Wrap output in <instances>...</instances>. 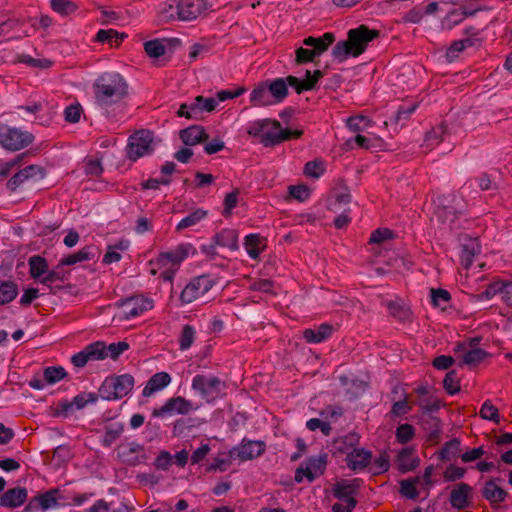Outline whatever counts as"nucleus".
Instances as JSON below:
<instances>
[{
	"label": "nucleus",
	"mask_w": 512,
	"mask_h": 512,
	"mask_svg": "<svg viewBox=\"0 0 512 512\" xmlns=\"http://www.w3.org/2000/svg\"><path fill=\"white\" fill-rule=\"evenodd\" d=\"M96 105L108 113L109 109L121 102L128 94V84L117 72H104L93 83Z\"/></svg>",
	"instance_id": "f257e3e1"
},
{
	"label": "nucleus",
	"mask_w": 512,
	"mask_h": 512,
	"mask_svg": "<svg viewBox=\"0 0 512 512\" xmlns=\"http://www.w3.org/2000/svg\"><path fill=\"white\" fill-rule=\"evenodd\" d=\"M247 133L257 137L265 147H274L291 139H298L303 131L296 129H283L281 123L269 118L259 119L248 125Z\"/></svg>",
	"instance_id": "f03ea898"
},
{
	"label": "nucleus",
	"mask_w": 512,
	"mask_h": 512,
	"mask_svg": "<svg viewBox=\"0 0 512 512\" xmlns=\"http://www.w3.org/2000/svg\"><path fill=\"white\" fill-rule=\"evenodd\" d=\"M134 377L130 374L108 376L99 387V396L108 401L127 396L133 389Z\"/></svg>",
	"instance_id": "7ed1b4c3"
},
{
	"label": "nucleus",
	"mask_w": 512,
	"mask_h": 512,
	"mask_svg": "<svg viewBox=\"0 0 512 512\" xmlns=\"http://www.w3.org/2000/svg\"><path fill=\"white\" fill-rule=\"evenodd\" d=\"M34 136L7 124H0V145L9 151H18L29 146Z\"/></svg>",
	"instance_id": "20e7f679"
},
{
	"label": "nucleus",
	"mask_w": 512,
	"mask_h": 512,
	"mask_svg": "<svg viewBox=\"0 0 512 512\" xmlns=\"http://www.w3.org/2000/svg\"><path fill=\"white\" fill-rule=\"evenodd\" d=\"M192 389L207 402H211L224 392L226 384L217 376L197 374L192 379Z\"/></svg>",
	"instance_id": "39448f33"
},
{
	"label": "nucleus",
	"mask_w": 512,
	"mask_h": 512,
	"mask_svg": "<svg viewBox=\"0 0 512 512\" xmlns=\"http://www.w3.org/2000/svg\"><path fill=\"white\" fill-rule=\"evenodd\" d=\"M328 463V455L321 453L317 456L307 458L295 471L294 479L297 483H301L304 478L308 482H313L315 479L324 474Z\"/></svg>",
	"instance_id": "423d86ee"
},
{
	"label": "nucleus",
	"mask_w": 512,
	"mask_h": 512,
	"mask_svg": "<svg viewBox=\"0 0 512 512\" xmlns=\"http://www.w3.org/2000/svg\"><path fill=\"white\" fill-rule=\"evenodd\" d=\"M153 134L148 130H140L132 134L126 146L127 158L136 161L153 152Z\"/></svg>",
	"instance_id": "0eeeda50"
},
{
	"label": "nucleus",
	"mask_w": 512,
	"mask_h": 512,
	"mask_svg": "<svg viewBox=\"0 0 512 512\" xmlns=\"http://www.w3.org/2000/svg\"><path fill=\"white\" fill-rule=\"evenodd\" d=\"M461 199L454 193L438 197V206L434 212L437 220L443 224H452L462 213Z\"/></svg>",
	"instance_id": "6e6552de"
},
{
	"label": "nucleus",
	"mask_w": 512,
	"mask_h": 512,
	"mask_svg": "<svg viewBox=\"0 0 512 512\" xmlns=\"http://www.w3.org/2000/svg\"><path fill=\"white\" fill-rule=\"evenodd\" d=\"M215 284V281L209 275H200L193 278L182 290L180 300L184 304H189L206 294Z\"/></svg>",
	"instance_id": "1a4fd4ad"
},
{
	"label": "nucleus",
	"mask_w": 512,
	"mask_h": 512,
	"mask_svg": "<svg viewBox=\"0 0 512 512\" xmlns=\"http://www.w3.org/2000/svg\"><path fill=\"white\" fill-rule=\"evenodd\" d=\"M107 357L108 352L106 344L102 341H96L74 354L71 358V362L75 367L82 368L90 361L104 360Z\"/></svg>",
	"instance_id": "9d476101"
},
{
	"label": "nucleus",
	"mask_w": 512,
	"mask_h": 512,
	"mask_svg": "<svg viewBox=\"0 0 512 512\" xmlns=\"http://www.w3.org/2000/svg\"><path fill=\"white\" fill-rule=\"evenodd\" d=\"M380 32L376 29H370L362 24L348 32L349 41L354 50V57L361 55L367 48L368 43L379 36Z\"/></svg>",
	"instance_id": "9b49d317"
},
{
	"label": "nucleus",
	"mask_w": 512,
	"mask_h": 512,
	"mask_svg": "<svg viewBox=\"0 0 512 512\" xmlns=\"http://www.w3.org/2000/svg\"><path fill=\"white\" fill-rule=\"evenodd\" d=\"M118 456L123 463L129 466L140 465L148 459L144 446L135 441L120 445Z\"/></svg>",
	"instance_id": "f8f14e48"
},
{
	"label": "nucleus",
	"mask_w": 512,
	"mask_h": 512,
	"mask_svg": "<svg viewBox=\"0 0 512 512\" xmlns=\"http://www.w3.org/2000/svg\"><path fill=\"white\" fill-rule=\"evenodd\" d=\"M266 445L263 441H252L244 438L238 447L230 450L231 458H239L241 461L255 459L265 452Z\"/></svg>",
	"instance_id": "ddd939ff"
},
{
	"label": "nucleus",
	"mask_w": 512,
	"mask_h": 512,
	"mask_svg": "<svg viewBox=\"0 0 512 512\" xmlns=\"http://www.w3.org/2000/svg\"><path fill=\"white\" fill-rule=\"evenodd\" d=\"M60 490L58 488H52L44 493L37 494L32 497L26 505V511L37 512L47 511L48 509L55 508L58 506V499Z\"/></svg>",
	"instance_id": "4468645a"
},
{
	"label": "nucleus",
	"mask_w": 512,
	"mask_h": 512,
	"mask_svg": "<svg viewBox=\"0 0 512 512\" xmlns=\"http://www.w3.org/2000/svg\"><path fill=\"white\" fill-rule=\"evenodd\" d=\"M124 318L131 319L142 315L153 308V300L144 296H133L122 300Z\"/></svg>",
	"instance_id": "2eb2a0df"
},
{
	"label": "nucleus",
	"mask_w": 512,
	"mask_h": 512,
	"mask_svg": "<svg viewBox=\"0 0 512 512\" xmlns=\"http://www.w3.org/2000/svg\"><path fill=\"white\" fill-rule=\"evenodd\" d=\"M193 409L191 401L181 397H172L168 399L163 406L159 409H154L152 412L153 417H163L165 415H172L174 413L186 415Z\"/></svg>",
	"instance_id": "dca6fc26"
},
{
	"label": "nucleus",
	"mask_w": 512,
	"mask_h": 512,
	"mask_svg": "<svg viewBox=\"0 0 512 512\" xmlns=\"http://www.w3.org/2000/svg\"><path fill=\"white\" fill-rule=\"evenodd\" d=\"M99 392H82L76 395L72 401H63L59 404L60 412L64 416L72 414L75 410L83 409L89 403H95L98 400Z\"/></svg>",
	"instance_id": "f3484780"
},
{
	"label": "nucleus",
	"mask_w": 512,
	"mask_h": 512,
	"mask_svg": "<svg viewBox=\"0 0 512 512\" xmlns=\"http://www.w3.org/2000/svg\"><path fill=\"white\" fill-rule=\"evenodd\" d=\"M500 478H492L485 482L481 494L492 507H498L500 503L504 502L508 497V492L497 485Z\"/></svg>",
	"instance_id": "a211bd4d"
},
{
	"label": "nucleus",
	"mask_w": 512,
	"mask_h": 512,
	"mask_svg": "<svg viewBox=\"0 0 512 512\" xmlns=\"http://www.w3.org/2000/svg\"><path fill=\"white\" fill-rule=\"evenodd\" d=\"M178 3L180 21H192L207 9L205 0H180Z\"/></svg>",
	"instance_id": "6ab92c4d"
},
{
	"label": "nucleus",
	"mask_w": 512,
	"mask_h": 512,
	"mask_svg": "<svg viewBox=\"0 0 512 512\" xmlns=\"http://www.w3.org/2000/svg\"><path fill=\"white\" fill-rule=\"evenodd\" d=\"M472 487L464 482L458 483L450 493L449 501L455 509H465L470 504Z\"/></svg>",
	"instance_id": "aec40b11"
},
{
	"label": "nucleus",
	"mask_w": 512,
	"mask_h": 512,
	"mask_svg": "<svg viewBox=\"0 0 512 512\" xmlns=\"http://www.w3.org/2000/svg\"><path fill=\"white\" fill-rule=\"evenodd\" d=\"M189 246L179 245L175 250L161 253L155 264L160 267H166L168 265L178 268L180 263L188 256Z\"/></svg>",
	"instance_id": "412c9836"
},
{
	"label": "nucleus",
	"mask_w": 512,
	"mask_h": 512,
	"mask_svg": "<svg viewBox=\"0 0 512 512\" xmlns=\"http://www.w3.org/2000/svg\"><path fill=\"white\" fill-rule=\"evenodd\" d=\"M371 459L372 453L364 448H352L346 456L347 466L354 471L366 468Z\"/></svg>",
	"instance_id": "4be33fe9"
},
{
	"label": "nucleus",
	"mask_w": 512,
	"mask_h": 512,
	"mask_svg": "<svg viewBox=\"0 0 512 512\" xmlns=\"http://www.w3.org/2000/svg\"><path fill=\"white\" fill-rule=\"evenodd\" d=\"M28 496V491L24 487H16L8 489L0 497V505L8 508H16L21 506Z\"/></svg>",
	"instance_id": "5701e85b"
},
{
	"label": "nucleus",
	"mask_w": 512,
	"mask_h": 512,
	"mask_svg": "<svg viewBox=\"0 0 512 512\" xmlns=\"http://www.w3.org/2000/svg\"><path fill=\"white\" fill-rule=\"evenodd\" d=\"M179 136L182 142L187 146L203 143L209 138V135L206 133L204 127L199 125H193L182 129L179 133Z\"/></svg>",
	"instance_id": "b1692460"
},
{
	"label": "nucleus",
	"mask_w": 512,
	"mask_h": 512,
	"mask_svg": "<svg viewBox=\"0 0 512 512\" xmlns=\"http://www.w3.org/2000/svg\"><path fill=\"white\" fill-rule=\"evenodd\" d=\"M212 241L219 247L228 248L230 251H237L238 232L235 229H222L212 237Z\"/></svg>",
	"instance_id": "393cba45"
},
{
	"label": "nucleus",
	"mask_w": 512,
	"mask_h": 512,
	"mask_svg": "<svg viewBox=\"0 0 512 512\" xmlns=\"http://www.w3.org/2000/svg\"><path fill=\"white\" fill-rule=\"evenodd\" d=\"M334 328L328 323L319 325L316 329L307 328L303 331V339L307 343H321L332 336Z\"/></svg>",
	"instance_id": "a878e982"
},
{
	"label": "nucleus",
	"mask_w": 512,
	"mask_h": 512,
	"mask_svg": "<svg viewBox=\"0 0 512 512\" xmlns=\"http://www.w3.org/2000/svg\"><path fill=\"white\" fill-rule=\"evenodd\" d=\"M171 382V376L167 372H158L155 373L150 379L147 381L142 395L144 397H150L155 392H158L168 386Z\"/></svg>",
	"instance_id": "bb28decb"
},
{
	"label": "nucleus",
	"mask_w": 512,
	"mask_h": 512,
	"mask_svg": "<svg viewBox=\"0 0 512 512\" xmlns=\"http://www.w3.org/2000/svg\"><path fill=\"white\" fill-rule=\"evenodd\" d=\"M335 41V36L331 32L324 33L321 37L309 36L304 38L303 44L308 47H312V50L320 56L323 54L329 46Z\"/></svg>",
	"instance_id": "cd10ccee"
},
{
	"label": "nucleus",
	"mask_w": 512,
	"mask_h": 512,
	"mask_svg": "<svg viewBox=\"0 0 512 512\" xmlns=\"http://www.w3.org/2000/svg\"><path fill=\"white\" fill-rule=\"evenodd\" d=\"M288 81L286 78H275L267 83L270 98H273V103H281L288 96Z\"/></svg>",
	"instance_id": "c85d7f7f"
},
{
	"label": "nucleus",
	"mask_w": 512,
	"mask_h": 512,
	"mask_svg": "<svg viewBox=\"0 0 512 512\" xmlns=\"http://www.w3.org/2000/svg\"><path fill=\"white\" fill-rule=\"evenodd\" d=\"M29 274L31 278L38 280L47 275L49 271V265L46 258L40 255H33L28 260Z\"/></svg>",
	"instance_id": "c756f323"
},
{
	"label": "nucleus",
	"mask_w": 512,
	"mask_h": 512,
	"mask_svg": "<svg viewBox=\"0 0 512 512\" xmlns=\"http://www.w3.org/2000/svg\"><path fill=\"white\" fill-rule=\"evenodd\" d=\"M413 449L409 447L403 448L399 451L396 459L398 470L402 473H406L414 470L418 464L419 459L412 457Z\"/></svg>",
	"instance_id": "7c9ffc66"
},
{
	"label": "nucleus",
	"mask_w": 512,
	"mask_h": 512,
	"mask_svg": "<svg viewBox=\"0 0 512 512\" xmlns=\"http://www.w3.org/2000/svg\"><path fill=\"white\" fill-rule=\"evenodd\" d=\"M97 251L93 246H86L79 251L62 258V264L67 266L75 265L80 262L89 261L95 258Z\"/></svg>",
	"instance_id": "2f4dec72"
},
{
	"label": "nucleus",
	"mask_w": 512,
	"mask_h": 512,
	"mask_svg": "<svg viewBox=\"0 0 512 512\" xmlns=\"http://www.w3.org/2000/svg\"><path fill=\"white\" fill-rule=\"evenodd\" d=\"M64 266H66V264H62V259H61L54 270H49L47 275H45L44 277H42V279H40V283L49 287L52 290L53 289L52 284L54 282H56V281L63 282L65 280H67L70 275V271L65 270Z\"/></svg>",
	"instance_id": "473e14b6"
},
{
	"label": "nucleus",
	"mask_w": 512,
	"mask_h": 512,
	"mask_svg": "<svg viewBox=\"0 0 512 512\" xmlns=\"http://www.w3.org/2000/svg\"><path fill=\"white\" fill-rule=\"evenodd\" d=\"M250 102L254 106H268L272 104L267 82L260 83L252 90L250 94Z\"/></svg>",
	"instance_id": "72a5a7b5"
},
{
	"label": "nucleus",
	"mask_w": 512,
	"mask_h": 512,
	"mask_svg": "<svg viewBox=\"0 0 512 512\" xmlns=\"http://www.w3.org/2000/svg\"><path fill=\"white\" fill-rule=\"evenodd\" d=\"M461 442L457 438H453L446 442L442 449L438 452V458L441 461H452L460 456Z\"/></svg>",
	"instance_id": "f704fd0d"
},
{
	"label": "nucleus",
	"mask_w": 512,
	"mask_h": 512,
	"mask_svg": "<svg viewBox=\"0 0 512 512\" xmlns=\"http://www.w3.org/2000/svg\"><path fill=\"white\" fill-rule=\"evenodd\" d=\"M287 81L289 86L295 89L297 94H301L305 91H310L315 89L316 84L315 80L310 78V71L306 70L305 79L300 80L298 77L289 75L287 76Z\"/></svg>",
	"instance_id": "c9c22d12"
},
{
	"label": "nucleus",
	"mask_w": 512,
	"mask_h": 512,
	"mask_svg": "<svg viewBox=\"0 0 512 512\" xmlns=\"http://www.w3.org/2000/svg\"><path fill=\"white\" fill-rule=\"evenodd\" d=\"M488 356L489 353L481 348L471 349L463 355L462 361L459 363V366L462 367L463 365H466L470 368L476 367Z\"/></svg>",
	"instance_id": "e433bc0d"
},
{
	"label": "nucleus",
	"mask_w": 512,
	"mask_h": 512,
	"mask_svg": "<svg viewBox=\"0 0 512 512\" xmlns=\"http://www.w3.org/2000/svg\"><path fill=\"white\" fill-rule=\"evenodd\" d=\"M18 285L11 280H0V305L12 302L18 295Z\"/></svg>",
	"instance_id": "4c0bfd02"
},
{
	"label": "nucleus",
	"mask_w": 512,
	"mask_h": 512,
	"mask_svg": "<svg viewBox=\"0 0 512 512\" xmlns=\"http://www.w3.org/2000/svg\"><path fill=\"white\" fill-rule=\"evenodd\" d=\"M159 18L164 22L180 20L179 3L176 0L165 2L160 6Z\"/></svg>",
	"instance_id": "58836bf2"
},
{
	"label": "nucleus",
	"mask_w": 512,
	"mask_h": 512,
	"mask_svg": "<svg viewBox=\"0 0 512 512\" xmlns=\"http://www.w3.org/2000/svg\"><path fill=\"white\" fill-rule=\"evenodd\" d=\"M125 37H127L126 34L119 33L113 29H100L97 32L95 39L101 43H108L111 47H113L118 46Z\"/></svg>",
	"instance_id": "ea45409f"
},
{
	"label": "nucleus",
	"mask_w": 512,
	"mask_h": 512,
	"mask_svg": "<svg viewBox=\"0 0 512 512\" xmlns=\"http://www.w3.org/2000/svg\"><path fill=\"white\" fill-rule=\"evenodd\" d=\"M417 485L421 486L420 476L402 480L400 482V492L406 498L415 500L419 497V491L417 489Z\"/></svg>",
	"instance_id": "a19ab883"
},
{
	"label": "nucleus",
	"mask_w": 512,
	"mask_h": 512,
	"mask_svg": "<svg viewBox=\"0 0 512 512\" xmlns=\"http://www.w3.org/2000/svg\"><path fill=\"white\" fill-rule=\"evenodd\" d=\"M474 45V39L471 37H467L461 40H455L452 42L450 47L446 51V57L449 61L455 60L459 54L467 47H472Z\"/></svg>",
	"instance_id": "79ce46f5"
},
{
	"label": "nucleus",
	"mask_w": 512,
	"mask_h": 512,
	"mask_svg": "<svg viewBox=\"0 0 512 512\" xmlns=\"http://www.w3.org/2000/svg\"><path fill=\"white\" fill-rule=\"evenodd\" d=\"M207 216V211L203 209H197L193 212H191L189 215L184 217L177 225L176 230L181 231L186 228L195 226L198 224L201 220H203Z\"/></svg>",
	"instance_id": "37998d69"
},
{
	"label": "nucleus",
	"mask_w": 512,
	"mask_h": 512,
	"mask_svg": "<svg viewBox=\"0 0 512 512\" xmlns=\"http://www.w3.org/2000/svg\"><path fill=\"white\" fill-rule=\"evenodd\" d=\"M332 55L339 62H343L344 60H346L349 55L354 57V50H353L352 45H351V43L349 41V38L346 41L338 42L333 47Z\"/></svg>",
	"instance_id": "c03bdc74"
},
{
	"label": "nucleus",
	"mask_w": 512,
	"mask_h": 512,
	"mask_svg": "<svg viewBox=\"0 0 512 512\" xmlns=\"http://www.w3.org/2000/svg\"><path fill=\"white\" fill-rule=\"evenodd\" d=\"M67 376L62 366H49L44 369L43 377L47 384H55Z\"/></svg>",
	"instance_id": "a18cd8bd"
},
{
	"label": "nucleus",
	"mask_w": 512,
	"mask_h": 512,
	"mask_svg": "<svg viewBox=\"0 0 512 512\" xmlns=\"http://www.w3.org/2000/svg\"><path fill=\"white\" fill-rule=\"evenodd\" d=\"M478 253H479V247L474 242L462 245L461 256H460L461 264L466 269H468L472 265L474 256Z\"/></svg>",
	"instance_id": "49530a36"
},
{
	"label": "nucleus",
	"mask_w": 512,
	"mask_h": 512,
	"mask_svg": "<svg viewBox=\"0 0 512 512\" xmlns=\"http://www.w3.org/2000/svg\"><path fill=\"white\" fill-rule=\"evenodd\" d=\"M430 295L432 304L435 307H442V309H445L451 300V294L449 291L442 288H432L430 290Z\"/></svg>",
	"instance_id": "de8ad7c7"
},
{
	"label": "nucleus",
	"mask_w": 512,
	"mask_h": 512,
	"mask_svg": "<svg viewBox=\"0 0 512 512\" xmlns=\"http://www.w3.org/2000/svg\"><path fill=\"white\" fill-rule=\"evenodd\" d=\"M261 243V237L258 234H249L245 237L244 246L248 255L252 259H257L261 253L259 245Z\"/></svg>",
	"instance_id": "09e8293b"
},
{
	"label": "nucleus",
	"mask_w": 512,
	"mask_h": 512,
	"mask_svg": "<svg viewBox=\"0 0 512 512\" xmlns=\"http://www.w3.org/2000/svg\"><path fill=\"white\" fill-rule=\"evenodd\" d=\"M196 331L193 326L187 324L182 328L179 337V349L185 351L189 349L195 340Z\"/></svg>",
	"instance_id": "8fccbe9b"
},
{
	"label": "nucleus",
	"mask_w": 512,
	"mask_h": 512,
	"mask_svg": "<svg viewBox=\"0 0 512 512\" xmlns=\"http://www.w3.org/2000/svg\"><path fill=\"white\" fill-rule=\"evenodd\" d=\"M144 50L151 58H159L165 54L166 47L161 40L154 39L144 43Z\"/></svg>",
	"instance_id": "3c124183"
},
{
	"label": "nucleus",
	"mask_w": 512,
	"mask_h": 512,
	"mask_svg": "<svg viewBox=\"0 0 512 512\" xmlns=\"http://www.w3.org/2000/svg\"><path fill=\"white\" fill-rule=\"evenodd\" d=\"M325 172V165L322 160L315 159L313 161H308L304 166V174L307 177L311 178H319Z\"/></svg>",
	"instance_id": "603ef678"
},
{
	"label": "nucleus",
	"mask_w": 512,
	"mask_h": 512,
	"mask_svg": "<svg viewBox=\"0 0 512 512\" xmlns=\"http://www.w3.org/2000/svg\"><path fill=\"white\" fill-rule=\"evenodd\" d=\"M443 387L450 395H454L460 391V384L455 370H451L445 375Z\"/></svg>",
	"instance_id": "864d4df0"
},
{
	"label": "nucleus",
	"mask_w": 512,
	"mask_h": 512,
	"mask_svg": "<svg viewBox=\"0 0 512 512\" xmlns=\"http://www.w3.org/2000/svg\"><path fill=\"white\" fill-rule=\"evenodd\" d=\"M359 439L355 434L346 435L335 441V449L340 453L350 452L349 449L355 448L354 446L358 443Z\"/></svg>",
	"instance_id": "5fc2aeb1"
},
{
	"label": "nucleus",
	"mask_w": 512,
	"mask_h": 512,
	"mask_svg": "<svg viewBox=\"0 0 512 512\" xmlns=\"http://www.w3.org/2000/svg\"><path fill=\"white\" fill-rule=\"evenodd\" d=\"M51 8L62 15H68L77 10V5L69 0H50Z\"/></svg>",
	"instance_id": "6e6d98bb"
},
{
	"label": "nucleus",
	"mask_w": 512,
	"mask_h": 512,
	"mask_svg": "<svg viewBox=\"0 0 512 512\" xmlns=\"http://www.w3.org/2000/svg\"><path fill=\"white\" fill-rule=\"evenodd\" d=\"M355 491L356 489L352 484L337 483L334 488V496L339 500L348 502L349 498H354L352 495Z\"/></svg>",
	"instance_id": "4d7b16f0"
},
{
	"label": "nucleus",
	"mask_w": 512,
	"mask_h": 512,
	"mask_svg": "<svg viewBox=\"0 0 512 512\" xmlns=\"http://www.w3.org/2000/svg\"><path fill=\"white\" fill-rule=\"evenodd\" d=\"M504 287H505L504 281H494L487 286V288L485 289L484 292L478 294L476 296V298L478 300H483V299L489 300V299L493 298L495 295H497L498 293L503 294Z\"/></svg>",
	"instance_id": "13d9d810"
},
{
	"label": "nucleus",
	"mask_w": 512,
	"mask_h": 512,
	"mask_svg": "<svg viewBox=\"0 0 512 512\" xmlns=\"http://www.w3.org/2000/svg\"><path fill=\"white\" fill-rule=\"evenodd\" d=\"M415 429L410 424H401L396 429V439L401 444H406L413 439Z\"/></svg>",
	"instance_id": "bf43d9fd"
},
{
	"label": "nucleus",
	"mask_w": 512,
	"mask_h": 512,
	"mask_svg": "<svg viewBox=\"0 0 512 512\" xmlns=\"http://www.w3.org/2000/svg\"><path fill=\"white\" fill-rule=\"evenodd\" d=\"M480 416L483 419L493 421L495 423H499L500 417H499V411L498 409L491 403L490 400H486L481 409H480Z\"/></svg>",
	"instance_id": "052dcab7"
},
{
	"label": "nucleus",
	"mask_w": 512,
	"mask_h": 512,
	"mask_svg": "<svg viewBox=\"0 0 512 512\" xmlns=\"http://www.w3.org/2000/svg\"><path fill=\"white\" fill-rule=\"evenodd\" d=\"M346 124L352 132H360L370 125V120L366 116L356 115L349 117Z\"/></svg>",
	"instance_id": "680f3d73"
},
{
	"label": "nucleus",
	"mask_w": 512,
	"mask_h": 512,
	"mask_svg": "<svg viewBox=\"0 0 512 512\" xmlns=\"http://www.w3.org/2000/svg\"><path fill=\"white\" fill-rule=\"evenodd\" d=\"M123 426L118 424L106 428L103 436L102 444L105 447H110L122 434Z\"/></svg>",
	"instance_id": "e2e57ef3"
},
{
	"label": "nucleus",
	"mask_w": 512,
	"mask_h": 512,
	"mask_svg": "<svg viewBox=\"0 0 512 512\" xmlns=\"http://www.w3.org/2000/svg\"><path fill=\"white\" fill-rule=\"evenodd\" d=\"M390 460L387 452H383L380 454L378 458H376L373 462L371 471L374 475H379L385 473L389 470Z\"/></svg>",
	"instance_id": "0e129e2a"
},
{
	"label": "nucleus",
	"mask_w": 512,
	"mask_h": 512,
	"mask_svg": "<svg viewBox=\"0 0 512 512\" xmlns=\"http://www.w3.org/2000/svg\"><path fill=\"white\" fill-rule=\"evenodd\" d=\"M466 474V468L450 464L446 467L443 477L446 481L454 482L462 479Z\"/></svg>",
	"instance_id": "69168bd1"
},
{
	"label": "nucleus",
	"mask_w": 512,
	"mask_h": 512,
	"mask_svg": "<svg viewBox=\"0 0 512 512\" xmlns=\"http://www.w3.org/2000/svg\"><path fill=\"white\" fill-rule=\"evenodd\" d=\"M310 194L311 190L306 185L289 186V195L300 202L306 201L310 197Z\"/></svg>",
	"instance_id": "338daca9"
},
{
	"label": "nucleus",
	"mask_w": 512,
	"mask_h": 512,
	"mask_svg": "<svg viewBox=\"0 0 512 512\" xmlns=\"http://www.w3.org/2000/svg\"><path fill=\"white\" fill-rule=\"evenodd\" d=\"M319 57L312 49L299 47L295 51L296 64H305L314 62L315 58Z\"/></svg>",
	"instance_id": "774afa93"
}]
</instances>
